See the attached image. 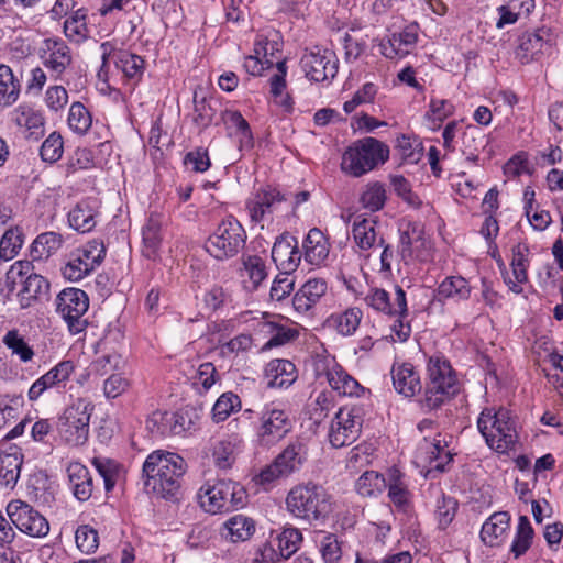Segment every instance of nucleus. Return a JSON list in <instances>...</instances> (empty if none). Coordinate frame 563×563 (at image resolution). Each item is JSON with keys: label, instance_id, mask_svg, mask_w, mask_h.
<instances>
[{"label": "nucleus", "instance_id": "obj_1", "mask_svg": "<svg viewBox=\"0 0 563 563\" xmlns=\"http://www.w3.org/2000/svg\"><path fill=\"white\" fill-rule=\"evenodd\" d=\"M185 460L172 452L154 451L143 464L144 486L157 497H174L186 472Z\"/></svg>", "mask_w": 563, "mask_h": 563}, {"label": "nucleus", "instance_id": "obj_2", "mask_svg": "<svg viewBox=\"0 0 563 563\" xmlns=\"http://www.w3.org/2000/svg\"><path fill=\"white\" fill-rule=\"evenodd\" d=\"M477 427L487 445L498 453H507L518 442L516 417L506 408H486L477 420Z\"/></svg>", "mask_w": 563, "mask_h": 563}, {"label": "nucleus", "instance_id": "obj_3", "mask_svg": "<svg viewBox=\"0 0 563 563\" xmlns=\"http://www.w3.org/2000/svg\"><path fill=\"white\" fill-rule=\"evenodd\" d=\"M428 380L421 405L429 410L441 407L459 391V383L450 362L440 354L430 356Z\"/></svg>", "mask_w": 563, "mask_h": 563}, {"label": "nucleus", "instance_id": "obj_4", "mask_svg": "<svg viewBox=\"0 0 563 563\" xmlns=\"http://www.w3.org/2000/svg\"><path fill=\"white\" fill-rule=\"evenodd\" d=\"M388 157L387 145L374 137H365L347 147L342 157L341 168L351 176L360 177L384 164Z\"/></svg>", "mask_w": 563, "mask_h": 563}, {"label": "nucleus", "instance_id": "obj_5", "mask_svg": "<svg viewBox=\"0 0 563 563\" xmlns=\"http://www.w3.org/2000/svg\"><path fill=\"white\" fill-rule=\"evenodd\" d=\"M287 509L297 518L308 521L319 520L331 510L327 492L318 485H297L290 489L286 498Z\"/></svg>", "mask_w": 563, "mask_h": 563}, {"label": "nucleus", "instance_id": "obj_6", "mask_svg": "<svg viewBox=\"0 0 563 563\" xmlns=\"http://www.w3.org/2000/svg\"><path fill=\"white\" fill-rule=\"evenodd\" d=\"M246 493L239 483L218 479L207 482L198 492L200 507L209 514H218L244 505Z\"/></svg>", "mask_w": 563, "mask_h": 563}, {"label": "nucleus", "instance_id": "obj_7", "mask_svg": "<svg viewBox=\"0 0 563 563\" xmlns=\"http://www.w3.org/2000/svg\"><path fill=\"white\" fill-rule=\"evenodd\" d=\"M246 232L233 217L223 219L205 242L206 251L218 261L236 256L245 246Z\"/></svg>", "mask_w": 563, "mask_h": 563}, {"label": "nucleus", "instance_id": "obj_8", "mask_svg": "<svg viewBox=\"0 0 563 563\" xmlns=\"http://www.w3.org/2000/svg\"><path fill=\"white\" fill-rule=\"evenodd\" d=\"M93 408L89 400L77 398L64 409L58 418L57 430L67 444L79 446L87 442Z\"/></svg>", "mask_w": 563, "mask_h": 563}, {"label": "nucleus", "instance_id": "obj_9", "mask_svg": "<svg viewBox=\"0 0 563 563\" xmlns=\"http://www.w3.org/2000/svg\"><path fill=\"white\" fill-rule=\"evenodd\" d=\"M56 312L66 322L71 334L81 333L88 325L84 318L89 308L88 295L79 288H65L55 299Z\"/></svg>", "mask_w": 563, "mask_h": 563}, {"label": "nucleus", "instance_id": "obj_10", "mask_svg": "<svg viewBox=\"0 0 563 563\" xmlns=\"http://www.w3.org/2000/svg\"><path fill=\"white\" fill-rule=\"evenodd\" d=\"M106 249L101 241H91L85 247L77 249L68 256L62 268L63 276L69 282H79L101 264Z\"/></svg>", "mask_w": 563, "mask_h": 563}, {"label": "nucleus", "instance_id": "obj_11", "mask_svg": "<svg viewBox=\"0 0 563 563\" xmlns=\"http://www.w3.org/2000/svg\"><path fill=\"white\" fill-rule=\"evenodd\" d=\"M363 418L360 408H340L331 420L328 439L333 448L340 449L354 443L362 432Z\"/></svg>", "mask_w": 563, "mask_h": 563}, {"label": "nucleus", "instance_id": "obj_12", "mask_svg": "<svg viewBox=\"0 0 563 563\" xmlns=\"http://www.w3.org/2000/svg\"><path fill=\"white\" fill-rule=\"evenodd\" d=\"M7 515L21 532L32 538H44L49 532L48 520L31 505L20 499L7 505Z\"/></svg>", "mask_w": 563, "mask_h": 563}, {"label": "nucleus", "instance_id": "obj_13", "mask_svg": "<svg viewBox=\"0 0 563 563\" xmlns=\"http://www.w3.org/2000/svg\"><path fill=\"white\" fill-rule=\"evenodd\" d=\"M306 77L316 82L333 79L339 70V59L332 49L314 46L300 59Z\"/></svg>", "mask_w": 563, "mask_h": 563}, {"label": "nucleus", "instance_id": "obj_14", "mask_svg": "<svg viewBox=\"0 0 563 563\" xmlns=\"http://www.w3.org/2000/svg\"><path fill=\"white\" fill-rule=\"evenodd\" d=\"M38 55L44 67L55 80L63 75L73 64V54L66 42L59 37L43 40L38 48Z\"/></svg>", "mask_w": 563, "mask_h": 563}, {"label": "nucleus", "instance_id": "obj_15", "mask_svg": "<svg viewBox=\"0 0 563 563\" xmlns=\"http://www.w3.org/2000/svg\"><path fill=\"white\" fill-rule=\"evenodd\" d=\"M291 429L288 413L274 406L267 405L260 417L257 438L262 444L272 445L280 441Z\"/></svg>", "mask_w": 563, "mask_h": 563}, {"label": "nucleus", "instance_id": "obj_16", "mask_svg": "<svg viewBox=\"0 0 563 563\" xmlns=\"http://www.w3.org/2000/svg\"><path fill=\"white\" fill-rule=\"evenodd\" d=\"M302 534L299 529L286 527L283 531L271 534V539L262 550V556L269 562H279L289 559L300 547Z\"/></svg>", "mask_w": 563, "mask_h": 563}, {"label": "nucleus", "instance_id": "obj_17", "mask_svg": "<svg viewBox=\"0 0 563 563\" xmlns=\"http://www.w3.org/2000/svg\"><path fill=\"white\" fill-rule=\"evenodd\" d=\"M321 368L324 376L333 390L343 396H361L364 393V387L351 376L334 358L323 360L317 364L318 375L321 376Z\"/></svg>", "mask_w": 563, "mask_h": 563}, {"label": "nucleus", "instance_id": "obj_18", "mask_svg": "<svg viewBox=\"0 0 563 563\" xmlns=\"http://www.w3.org/2000/svg\"><path fill=\"white\" fill-rule=\"evenodd\" d=\"M286 200L288 198L277 188L267 186L257 190L246 202L251 220L256 223L268 220Z\"/></svg>", "mask_w": 563, "mask_h": 563}, {"label": "nucleus", "instance_id": "obj_19", "mask_svg": "<svg viewBox=\"0 0 563 563\" xmlns=\"http://www.w3.org/2000/svg\"><path fill=\"white\" fill-rule=\"evenodd\" d=\"M552 46V34L550 30L541 27L533 32H525L518 38L516 57L521 64H529L537 60Z\"/></svg>", "mask_w": 563, "mask_h": 563}, {"label": "nucleus", "instance_id": "obj_20", "mask_svg": "<svg viewBox=\"0 0 563 563\" xmlns=\"http://www.w3.org/2000/svg\"><path fill=\"white\" fill-rule=\"evenodd\" d=\"M366 305L376 311L397 317H407L406 292L400 286L395 287V296L391 300L390 295L380 288H374L368 291L364 298Z\"/></svg>", "mask_w": 563, "mask_h": 563}, {"label": "nucleus", "instance_id": "obj_21", "mask_svg": "<svg viewBox=\"0 0 563 563\" xmlns=\"http://www.w3.org/2000/svg\"><path fill=\"white\" fill-rule=\"evenodd\" d=\"M74 371L75 365L71 361L59 362L31 385L27 391L29 400L36 401L46 390L65 386Z\"/></svg>", "mask_w": 563, "mask_h": 563}, {"label": "nucleus", "instance_id": "obj_22", "mask_svg": "<svg viewBox=\"0 0 563 563\" xmlns=\"http://www.w3.org/2000/svg\"><path fill=\"white\" fill-rule=\"evenodd\" d=\"M12 122L23 130L25 137L38 141L45 133V118L34 107L22 103L11 112Z\"/></svg>", "mask_w": 563, "mask_h": 563}, {"label": "nucleus", "instance_id": "obj_23", "mask_svg": "<svg viewBox=\"0 0 563 563\" xmlns=\"http://www.w3.org/2000/svg\"><path fill=\"white\" fill-rule=\"evenodd\" d=\"M272 258L283 272H294L301 260L298 241L289 233L278 236L272 249Z\"/></svg>", "mask_w": 563, "mask_h": 563}, {"label": "nucleus", "instance_id": "obj_24", "mask_svg": "<svg viewBox=\"0 0 563 563\" xmlns=\"http://www.w3.org/2000/svg\"><path fill=\"white\" fill-rule=\"evenodd\" d=\"M328 291V283L323 278L308 279L294 295L292 306L299 313L310 312Z\"/></svg>", "mask_w": 563, "mask_h": 563}, {"label": "nucleus", "instance_id": "obj_25", "mask_svg": "<svg viewBox=\"0 0 563 563\" xmlns=\"http://www.w3.org/2000/svg\"><path fill=\"white\" fill-rule=\"evenodd\" d=\"M395 390L405 397H413L421 390L420 375L411 363H395L391 367Z\"/></svg>", "mask_w": 563, "mask_h": 563}, {"label": "nucleus", "instance_id": "obj_26", "mask_svg": "<svg viewBox=\"0 0 563 563\" xmlns=\"http://www.w3.org/2000/svg\"><path fill=\"white\" fill-rule=\"evenodd\" d=\"M418 35L413 27H407L400 33H394L379 43L380 53L387 58H402L415 46Z\"/></svg>", "mask_w": 563, "mask_h": 563}, {"label": "nucleus", "instance_id": "obj_27", "mask_svg": "<svg viewBox=\"0 0 563 563\" xmlns=\"http://www.w3.org/2000/svg\"><path fill=\"white\" fill-rule=\"evenodd\" d=\"M243 440L238 433L228 434L212 443L211 455L217 467L227 470L235 462Z\"/></svg>", "mask_w": 563, "mask_h": 563}, {"label": "nucleus", "instance_id": "obj_28", "mask_svg": "<svg viewBox=\"0 0 563 563\" xmlns=\"http://www.w3.org/2000/svg\"><path fill=\"white\" fill-rule=\"evenodd\" d=\"M23 454L19 448L0 454V493L12 490L20 477Z\"/></svg>", "mask_w": 563, "mask_h": 563}, {"label": "nucleus", "instance_id": "obj_29", "mask_svg": "<svg viewBox=\"0 0 563 563\" xmlns=\"http://www.w3.org/2000/svg\"><path fill=\"white\" fill-rule=\"evenodd\" d=\"M267 386L271 388H287L297 379L294 363L288 360H272L265 367Z\"/></svg>", "mask_w": 563, "mask_h": 563}, {"label": "nucleus", "instance_id": "obj_30", "mask_svg": "<svg viewBox=\"0 0 563 563\" xmlns=\"http://www.w3.org/2000/svg\"><path fill=\"white\" fill-rule=\"evenodd\" d=\"M308 451L306 444L296 440L290 442L282 453L274 460L275 464L284 475L289 476L298 471L307 460Z\"/></svg>", "mask_w": 563, "mask_h": 563}, {"label": "nucleus", "instance_id": "obj_31", "mask_svg": "<svg viewBox=\"0 0 563 563\" xmlns=\"http://www.w3.org/2000/svg\"><path fill=\"white\" fill-rule=\"evenodd\" d=\"M510 523V515L507 511L493 514L483 525L481 538L485 544L499 545L507 536Z\"/></svg>", "mask_w": 563, "mask_h": 563}, {"label": "nucleus", "instance_id": "obj_32", "mask_svg": "<svg viewBox=\"0 0 563 563\" xmlns=\"http://www.w3.org/2000/svg\"><path fill=\"white\" fill-rule=\"evenodd\" d=\"M529 246L525 243H519L512 249L511 268L515 282L511 278H505V283L515 294H521L523 284L528 280L527 269L529 267Z\"/></svg>", "mask_w": 563, "mask_h": 563}, {"label": "nucleus", "instance_id": "obj_33", "mask_svg": "<svg viewBox=\"0 0 563 563\" xmlns=\"http://www.w3.org/2000/svg\"><path fill=\"white\" fill-rule=\"evenodd\" d=\"M67 474L74 496L80 501L88 500L93 490L92 476L88 468L79 462H71Z\"/></svg>", "mask_w": 563, "mask_h": 563}, {"label": "nucleus", "instance_id": "obj_34", "mask_svg": "<svg viewBox=\"0 0 563 563\" xmlns=\"http://www.w3.org/2000/svg\"><path fill=\"white\" fill-rule=\"evenodd\" d=\"M166 219L163 213L152 212L143 227V252L147 257H154L163 241V225Z\"/></svg>", "mask_w": 563, "mask_h": 563}, {"label": "nucleus", "instance_id": "obj_35", "mask_svg": "<svg viewBox=\"0 0 563 563\" xmlns=\"http://www.w3.org/2000/svg\"><path fill=\"white\" fill-rule=\"evenodd\" d=\"M96 200L79 201L68 213L69 225L78 232H90L96 227Z\"/></svg>", "mask_w": 563, "mask_h": 563}, {"label": "nucleus", "instance_id": "obj_36", "mask_svg": "<svg viewBox=\"0 0 563 563\" xmlns=\"http://www.w3.org/2000/svg\"><path fill=\"white\" fill-rule=\"evenodd\" d=\"M303 249L306 261L312 265H320L329 256L330 244L322 231L313 228L303 241Z\"/></svg>", "mask_w": 563, "mask_h": 563}, {"label": "nucleus", "instance_id": "obj_37", "mask_svg": "<svg viewBox=\"0 0 563 563\" xmlns=\"http://www.w3.org/2000/svg\"><path fill=\"white\" fill-rule=\"evenodd\" d=\"M488 144L484 131L476 125L466 126L461 133V151L468 161L476 162L478 154Z\"/></svg>", "mask_w": 563, "mask_h": 563}, {"label": "nucleus", "instance_id": "obj_38", "mask_svg": "<svg viewBox=\"0 0 563 563\" xmlns=\"http://www.w3.org/2000/svg\"><path fill=\"white\" fill-rule=\"evenodd\" d=\"M471 296V286L468 282L461 276L446 277L438 287L435 299L445 301L453 299L454 301L466 300Z\"/></svg>", "mask_w": 563, "mask_h": 563}, {"label": "nucleus", "instance_id": "obj_39", "mask_svg": "<svg viewBox=\"0 0 563 563\" xmlns=\"http://www.w3.org/2000/svg\"><path fill=\"white\" fill-rule=\"evenodd\" d=\"M255 532V522L253 519L235 515L223 525L221 534L232 542L249 540Z\"/></svg>", "mask_w": 563, "mask_h": 563}, {"label": "nucleus", "instance_id": "obj_40", "mask_svg": "<svg viewBox=\"0 0 563 563\" xmlns=\"http://www.w3.org/2000/svg\"><path fill=\"white\" fill-rule=\"evenodd\" d=\"M49 284L41 275L30 272V275L23 280L22 289L18 292L21 308H29L34 300L48 291Z\"/></svg>", "mask_w": 563, "mask_h": 563}, {"label": "nucleus", "instance_id": "obj_41", "mask_svg": "<svg viewBox=\"0 0 563 563\" xmlns=\"http://www.w3.org/2000/svg\"><path fill=\"white\" fill-rule=\"evenodd\" d=\"M363 313L358 308H349L340 313H332L327 319V325L333 328L343 336H350L355 333L360 327Z\"/></svg>", "mask_w": 563, "mask_h": 563}, {"label": "nucleus", "instance_id": "obj_42", "mask_svg": "<svg viewBox=\"0 0 563 563\" xmlns=\"http://www.w3.org/2000/svg\"><path fill=\"white\" fill-rule=\"evenodd\" d=\"M107 340H101L99 343L101 355L98 356L90 365L91 372L98 376H103L109 372L119 371L124 366L122 355L108 349Z\"/></svg>", "mask_w": 563, "mask_h": 563}, {"label": "nucleus", "instance_id": "obj_43", "mask_svg": "<svg viewBox=\"0 0 563 563\" xmlns=\"http://www.w3.org/2000/svg\"><path fill=\"white\" fill-rule=\"evenodd\" d=\"M21 85L12 69L0 64V107L7 108L15 103L20 97Z\"/></svg>", "mask_w": 563, "mask_h": 563}, {"label": "nucleus", "instance_id": "obj_44", "mask_svg": "<svg viewBox=\"0 0 563 563\" xmlns=\"http://www.w3.org/2000/svg\"><path fill=\"white\" fill-rule=\"evenodd\" d=\"M243 271L245 273L243 276H246L243 285L250 291L256 290L267 277L265 262L257 255L243 257Z\"/></svg>", "mask_w": 563, "mask_h": 563}, {"label": "nucleus", "instance_id": "obj_45", "mask_svg": "<svg viewBox=\"0 0 563 563\" xmlns=\"http://www.w3.org/2000/svg\"><path fill=\"white\" fill-rule=\"evenodd\" d=\"M376 222L357 216L353 222L352 234L355 244L361 250H369L379 240L375 230Z\"/></svg>", "mask_w": 563, "mask_h": 563}, {"label": "nucleus", "instance_id": "obj_46", "mask_svg": "<svg viewBox=\"0 0 563 563\" xmlns=\"http://www.w3.org/2000/svg\"><path fill=\"white\" fill-rule=\"evenodd\" d=\"M62 244L63 238L59 233L53 231L44 232L33 241L31 256L33 261L48 258L60 249Z\"/></svg>", "mask_w": 563, "mask_h": 563}, {"label": "nucleus", "instance_id": "obj_47", "mask_svg": "<svg viewBox=\"0 0 563 563\" xmlns=\"http://www.w3.org/2000/svg\"><path fill=\"white\" fill-rule=\"evenodd\" d=\"M279 33L272 30L267 34H258L254 43V53L260 55L269 68L274 65L275 54L280 52Z\"/></svg>", "mask_w": 563, "mask_h": 563}, {"label": "nucleus", "instance_id": "obj_48", "mask_svg": "<svg viewBox=\"0 0 563 563\" xmlns=\"http://www.w3.org/2000/svg\"><path fill=\"white\" fill-rule=\"evenodd\" d=\"M117 68L130 79L141 78L144 71V60L141 56L129 51H117L111 55Z\"/></svg>", "mask_w": 563, "mask_h": 563}, {"label": "nucleus", "instance_id": "obj_49", "mask_svg": "<svg viewBox=\"0 0 563 563\" xmlns=\"http://www.w3.org/2000/svg\"><path fill=\"white\" fill-rule=\"evenodd\" d=\"M386 487V478L375 471L363 473L355 483L357 494L363 497H376L380 495Z\"/></svg>", "mask_w": 563, "mask_h": 563}, {"label": "nucleus", "instance_id": "obj_50", "mask_svg": "<svg viewBox=\"0 0 563 563\" xmlns=\"http://www.w3.org/2000/svg\"><path fill=\"white\" fill-rule=\"evenodd\" d=\"M87 15L86 8H78L65 20L64 33L69 40L80 42L88 36Z\"/></svg>", "mask_w": 563, "mask_h": 563}, {"label": "nucleus", "instance_id": "obj_51", "mask_svg": "<svg viewBox=\"0 0 563 563\" xmlns=\"http://www.w3.org/2000/svg\"><path fill=\"white\" fill-rule=\"evenodd\" d=\"M222 120L228 130L240 135V142L245 146H252L253 136L247 121L239 111L227 110L222 113Z\"/></svg>", "mask_w": 563, "mask_h": 563}, {"label": "nucleus", "instance_id": "obj_52", "mask_svg": "<svg viewBox=\"0 0 563 563\" xmlns=\"http://www.w3.org/2000/svg\"><path fill=\"white\" fill-rule=\"evenodd\" d=\"M387 481L388 497L397 507L408 504L409 490L404 481V475L396 468L389 471Z\"/></svg>", "mask_w": 563, "mask_h": 563}, {"label": "nucleus", "instance_id": "obj_53", "mask_svg": "<svg viewBox=\"0 0 563 563\" xmlns=\"http://www.w3.org/2000/svg\"><path fill=\"white\" fill-rule=\"evenodd\" d=\"M24 242V235L21 229L10 228L8 229L0 239V258L3 261H10L14 258Z\"/></svg>", "mask_w": 563, "mask_h": 563}, {"label": "nucleus", "instance_id": "obj_54", "mask_svg": "<svg viewBox=\"0 0 563 563\" xmlns=\"http://www.w3.org/2000/svg\"><path fill=\"white\" fill-rule=\"evenodd\" d=\"M241 399L232 391L223 393L212 407V420L217 423L229 418L232 412L241 409Z\"/></svg>", "mask_w": 563, "mask_h": 563}, {"label": "nucleus", "instance_id": "obj_55", "mask_svg": "<svg viewBox=\"0 0 563 563\" xmlns=\"http://www.w3.org/2000/svg\"><path fill=\"white\" fill-rule=\"evenodd\" d=\"M67 123L73 132L84 135L92 124V117L81 102H74L69 108Z\"/></svg>", "mask_w": 563, "mask_h": 563}, {"label": "nucleus", "instance_id": "obj_56", "mask_svg": "<svg viewBox=\"0 0 563 563\" xmlns=\"http://www.w3.org/2000/svg\"><path fill=\"white\" fill-rule=\"evenodd\" d=\"M533 529L527 516H520L518 520L515 540L511 545V552L516 558L522 555L530 548L533 539Z\"/></svg>", "mask_w": 563, "mask_h": 563}, {"label": "nucleus", "instance_id": "obj_57", "mask_svg": "<svg viewBox=\"0 0 563 563\" xmlns=\"http://www.w3.org/2000/svg\"><path fill=\"white\" fill-rule=\"evenodd\" d=\"M3 343L9 350H11L12 354L16 355L23 363L30 362L34 356L33 349L25 342L23 336H21L16 330L7 332L3 336Z\"/></svg>", "mask_w": 563, "mask_h": 563}, {"label": "nucleus", "instance_id": "obj_58", "mask_svg": "<svg viewBox=\"0 0 563 563\" xmlns=\"http://www.w3.org/2000/svg\"><path fill=\"white\" fill-rule=\"evenodd\" d=\"M378 93V87L373 82H365L354 92L352 98L343 103L345 113H352L357 107L373 103Z\"/></svg>", "mask_w": 563, "mask_h": 563}, {"label": "nucleus", "instance_id": "obj_59", "mask_svg": "<svg viewBox=\"0 0 563 563\" xmlns=\"http://www.w3.org/2000/svg\"><path fill=\"white\" fill-rule=\"evenodd\" d=\"M385 188L378 183L367 185L360 198L362 206L373 212L380 210L385 205Z\"/></svg>", "mask_w": 563, "mask_h": 563}, {"label": "nucleus", "instance_id": "obj_60", "mask_svg": "<svg viewBox=\"0 0 563 563\" xmlns=\"http://www.w3.org/2000/svg\"><path fill=\"white\" fill-rule=\"evenodd\" d=\"M396 148L404 161L409 164L418 163L422 157V146L418 140L411 139L407 135L397 137Z\"/></svg>", "mask_w": 563, "mask_h": 563}, {"label": "nucleus", "instance_id": "obj_61", "mask_svg": "<svg viewBox=\"0 0 563 563\" xmlns=\"http://www.w3.org/2000/svg\"><path fill=\"white\" fill-rule=\"evenodd\" d=\"M34 267L29 261H18L13 263L5 273L4 285L9 292H13L18 284L23 285V280L30 275Z\"/></svg>", "mask_w": 563, "mask_h": 563}, {"label": "nucleus", "instance_id": "obj_62", "mask_svg": "<svg viewBox=\"0 0 563 563\" xmlns=\"http://www.w3.org/2000/svg\"><path fill=\"white\" fill-rule=\"evenodd\" d=\"M64 152V141L60 134L53 132L43 142L40 148L41 158L47 163L60 159Z\"/></svg>", "mask_w": 563, "mask_h": 563}, {"label": "nucleus", "instance_id": "obj_63", "mask_svg": "<svg viewBox=\"0 0 563 563\" xmlns=\"http://www.w3.org/2000/svg\"><path fill=\"white\" fill-rule=\"evenodd\" d=\"M77 548L86 554L93 553L99 545V536L97 530L88 525L79 526L75 533Z\"/></svg>", "mask_w": 563, "mask_h": 563}, {"label": "nucleus", "instance_id": "obj_64", "mask_svg": "<svg viewBox=\"0 0 563 563\" xmlns=\"http://www.w3.org/2000/svg\"><path fill=\"white\" fill-rule=\"evenodd\" d=\"M291 272H280L273 280L269 296L273 300L282 301L294 290L295 279Z\"/></svg>", "mask_w": 563, "mask_h": 563}]
</instances>
